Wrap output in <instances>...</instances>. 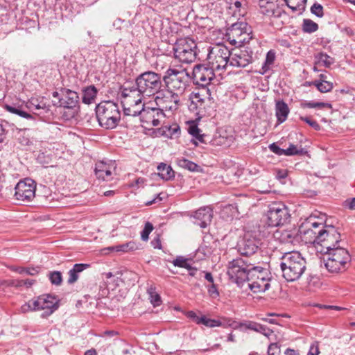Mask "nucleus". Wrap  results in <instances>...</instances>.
<instances>
[{
	"mask_svg": "<svg viewBox=\"0 0 355 355\" xmlns=\"http://www.w3.org/2000/svg\"><path fill=\"white\" fill-rule=\"evenodd\" d=\"M268 148L270 150V151H272V153L277 155H285V149L281 148L275 143L270 144Z\"/></svg>",
	"mask_w": 355,
	"mask_h": 355,
	"instance_id": "603ef678",
	"label": "nucleus"
},
{
	"mask_svg": "<svg viewBox=\"0 0 355 355\" xmlns=\"http://www.w3.org/2000/svg\"><path fill=\"white\" fill-rule=\"evenodd\" d=\"M165 114L158 107H146L141 112L140 121L141 125L146 129L158 126L161 121L165 119Z\"/></svg>",
	"mask_w": 355,
	"mask_h": 355,
	"instance_id": "f3484780",
	"label": "nucleus"
},
{
	"mask_svg": "<svg viewBox=\"0 0 355 355\" xmlns=\"http://www.w3.org/2000/svg\"><path fill=\"white\" fill-rule=\"evenodd\" d=\"M259 324V323H257L254 322H248L247 323H240L239 327H241V328L244 327L246 329H250V330L257 331Z\"/></svg>",
	"mask_w": 355,
	"mask_h": 355,
	"instance_id": "5fc2aeb1",
	"label": "nucleus"
},
{
	"mask_svg": "<svg viewBox=\"0 0 355 355\" xmlns=\"http://www.w3.org/2000/svg\"><path fill=\"white\" fill-rule=\"evenodd\" d=\"M291 217L288 209L282 202H275L268 207L266 223L268 226L277 227L287 223Z\"/></svg>",
	"mask_w": 355,
	"mask_h": 355,
	"instance_id": "9b49d317",
	"label": "nucleus"
},
{
	"mask_svg": "<svg viewBox=\"0 0 355 355\" xmlns=\"http://www.w3.org/2000/svg\"><path fill=\"white\" fill-rule=\"evenodd\" d=\"M279 352V347L277 343H271L268 348V355H275Z\"/></svg>",
	"mask_w": 355,
	"mask_h": 355,
	"instance_id": "4d7b16f0",
	"label": "nucleus"
},
{
	"mask_svg": "<svg viewBox=\"0 0 355 355\" xmlns=\"http://www.w3.org/2000/svg\"><path fill=\"white\" fill-rule=\"evenodd\" d=\"M99 125L105 129L116 128L121 119L119 105L110 101H103L96 107Z\"/></svg>",
	"mask_w": 355,
	"mask_h": 355,
	"instance_id": "20e7f679",
	"label": "nucleus"
},
{
	"mask_svg": "<svg viewBox=\"0 0 355 355\" xmlns=\"http://www.w3.org/2000/svg\"><path fill=\"white\" fill-rule=\"evenodd\" d=\"M313 85L322 93L329 92L332 90L333 83L327 80L320 82L318 80L313 81Z\"/></svg>",
	"mask_w": 355,
	"mask_h": 355,
	"instance_id": "2f4dec72",
	"label": "nucleus"
},
{
	"mask_svg": "<svg viewBox=\"0 0 355 355\" xmlns=\"http://www.w3.org/2000/svg\"><path fill=\"white\" fill-rule=\"evenodd\" d=\"M95 174L98 179L109 180L111 179L112 171L110 166L104 162H98L96 164Z\"/></svg>",
	"mask_w": 355,
	"mask_h": 355,
	"instance_id": "5701e85b",
	"label": "nucleus"
},
{
	"mask_svg": "<svg viewBox=\"0 0 355 355\" xmlns=\"http://www.w3.org/2000/svg\"><path fill=\"white\" fill-rule=\"evenodd\" d=\"M286 355H299V352L293 349H287L285 351Z\"/></svg>",
	"mask_w": 355,
	"mask_h": 355,
	"instance_id": "69168bd1",
	"label": "nucleus"
},
{
	"mask_svg": "<svg viewBox=\"0 0 355 355\" xmlns=\"http://www.w3.org/2000/svg\"><path fill=\"white\" fill-rule=\"evenodd\" d=\"M227 274L232 282L242 287L248 283L249 288L254 293H261L268 290L272 277L269 270L260 266H254L242 258L230 261Z\"/></svg>",
	"mask_w": 355,
	"mask_h": 355,
	"instance_id": "f257e3e1",
	"label": "nucleus"
},
{
	"mask_svg": "<svg viewBox=\"0 0 355 355\" xmlns=\"http://www.w3.org/2000/svg\"><path fill=\"white\" fill-rule=\"evenodd\" d=\"M49 277L51 284L56 286H60L62 282V274L59 271L49 272Z\"/></svg>",
	"mask_w": 355,
	"mask_h": 355,
	"instance_id": "a19ab883",
	"label": "nucleus"
},
{
	"mask_svg": "<svg viewBox=\"0 0 355 355\" xmlns=\"http://www.w3.org/2000/svg\"><path fill=\"white\" fill-rule=\"evenodd\" d=\"M58 300L51 295H42L35 299L29 300L21 306V310L23 313L43 310L42 318L51 315L58 309Z\"/></svg>",
	"mask_w": 355,
	"mask_h": 355,
	"instance_id": "423d86ee",
	"label": "nucleus"
},
{
	"mask_svg": "<svg viewBox=\"0 0 355 355\" xmlns=\"http://www.w3.org/2000/svg\"><path fill=\"white\" fill-rule=\"evenodd\" d=\"M324 225V223L315 221V218L310 216L299 227L298 232L301 239L306 243L317 245Z\"/></svg>",
	"mask_w": 355,
	"mask_h": 355,
	"instance_id": "9d476101",
	"label": "nucleus"
},
{
	"mask_svg": "<svg viewBox=\"0 0 355 355\" xmlns=\"http://www.w3.org/2000/svg\"><path fill=\"white\" fill-rule=\"evenodd\" d=\"M257 332H259L265 336L269 338L273 333V331L268 328L266 326L259 324Z\"/></svg>",
	"mask_w": 355,
	"mask_h": 355,
	"instance_id": "3c124183",
	"label": "nucleus"
},
{
	"mask_svg": "<svg viewBox=\"0 0 355 355\" xmlns=\"http://www.w3.org/2000/svg\"><path fill=\"white\" fill-rule=\"evenodd\" d=\"M289 113L288 105L283 101H278L275 104V114L279 123L284 122Z\"/></svg>",
	"mask_w": 355,
	"mask_h": 355,
	"instance_id": "b1692460",
	"label": "nucleus"
},
{
	"mask_svg": "<svg viewBox=\"0 0 355 355\" xmlns=\"http://www.w3.org/2000/svg\"><path fill=\"white\" fill-rule=\"evenodd\" d=\"M89 265L85 263H76L73 266L69 272V279L67 283L72 284L75 283L78 279V273L83 271L85 269L89 268Z\"/></svg>",
	"mask_w": 355,
	"mask_h": 355,
	"instance_id": "393cba45",
	"label": "nucleus"
},
{
	"mask_svg": "<svg viewBox=\"0 0 355 355\" xmlns=\"http://www.w3.org/2000/svg\"><path fill=\"white\" fill-rule=\"evenodd\" d=\"M259 240L252 232H246L237 243L238 251L242 255L250 256L258 250Z\"/></svg>",
	"mask_w": 355,
	"mask_h": 355,
	"instance_id": "a211bd4d",
	"label": "nucleus"
},
{
	"mask_svg": "<svg viewBox=\"0 0 355 355\" xmlns=\"http://www.w3.org/2000/svg\"><path fill=\"white\" fill-rule=\"evenodd\" d=\"M78 95L76 92L68 89L62 91V96L59 98L60 106L65 108H73L78 103Z\"/></svg>",
	"mask_w": 355,
	"mask_h": 355,
	"instance_id": "4be33fe9",
	"label": "nucleus"
},
{
	"mask_svg": "<svg viewBox=\"0 0 355 355\" xmlns=\"http://www.w3.org/2000/svg\"><path fill=\"white\" fill-rule=\"evenodd\" d=\"M149 297L150 302L153 304L154 306H157L161 304V297L158 293H156L153 295H149Z\"/></svg>",
	"mask_w": 355,
	"mask_h": 355,
	"instance_id": "6e6d98bb",
	"label": "nucleus"
},
{
	"mask_svg": "<svg viewBox=\"0 0 355 355\" xmlns=\"http://www.w3.org/2000/svg\"><path fill=\"white\" fill-rule=\"evenodd\" d=\"M311 12L312 14L316 15L318 17H322L324 15L323 7L318 3H315L311 7Z\"/></svg>",
	"mask_w": 355,
	"mask_h": 355,
	"instance_id": "de8ad7c7",
	"label": "nucleus"
},
{
	"mask_svg": "<svg viewBox=\"0 0 355 355\" xmlns=\"http://www.w3.org/2000/svg\"><path fill=\"white\" fill-rule=\"evenodd\" d=\"M13 270L16 271L19 274L26 273L27 275L34 276L40 272V267H33V268H24V267H16L13 268Z\"/></svg>",
	"mask_w": 355,
	"mask_h": 355,
	"instance_id": "58836bf2",
	"label": "nucleus"
},
{
	"mask_svg": "<svg viewBox=\"0 0 355 355\" xmlns=\"http://www.w3.org/2000/svg\"><path fill=\"white\" fill-rule=\"evenodd\" d=\"M202 319H203V315L202 316H198V315H196V316L194 318V319H193V320L196 324H200L202 323Z\"/></svg>",
	"mask_w": 355,
	"mask_h": 355,
	"instance_id": "774afa93",
	"label": "nucleus"
},
{
	"mask_svg": "<svg viewBox=\"0 0 355 355\" xmlns=\"http://www.w3.org/2000/svg\"><path fill=\"white\" fill-rule=\"evenodd\" d=\"M319 63H322L325 67H330L335 62L334 58L330 57L326 53H320L316 57Z\"/></svg>",
	"mask_w": 355,
	"mask_h": 355,
	"instance_id": "72a5a7b5",
	"label": "nucleus"
},
{
	"mask_svg": "<svg viewBox=\"0 0 355 355\" xmlns=\"http://www.w3.org/2000/svg\"><path fill=\"white\" fill-rule=\"evenodd\" d=\"M318 29V25L311 19H304L303 20L302 30L304 33H312Z\"/></svg>",
	"mask_w": 355,
	"mask_h": 355,
	"instance_id": "473e14b6",
	"label": "nucleus"
},
{
	"mask_svg": "<svg viewBox=\"0 0 355 355\" xmlns=\"http://www.w3.org/2000/svg\"><path fill=\"white\" fill-rule=\"evenodd\" d=\"M231 52L229 49L223 45L214 46L209 52L207 60L211 67L214 70H223L230 64Z\"/></svg>",
	"mask_w": 355,
	"mask_h": 355,
	"instance_id": "f8f14e48",
	"label": "nucleus"
},
{
	"mask_svg": "<svg viewBox=\"0 0 355 355\" xmlns=\"http://www.w3.org/2000/svg\"><path fill=\"white\" fill-rule=\"evenodd\" d=\"M36 184L31 178L20 180L15 187V196L17 200L28 202L35 196Z\"/></svg>",
	"mask_w": 355,
	"mask_h": 355,
	"instance_id": "dca6fc26",
	"label": "nucleus"
},
{
	"mask_svg": "<svg viewBox=\"0 0 355 355\" xmlns=\"http://www.w3.org/2000/svg\"><path fill=\"white\" fill-rule=\"evenodd\" d=\"M307 284L309 287H317L320 285L319 277L315 275H309L307 278Z\"/></svg>",
	"mask_w": 355,
	"mask_h": 355,
	"instance_id": "864d4df0",
	"label": "nucleus"
},
{
	"mask_svg": "<svg viewBox=\"0 0 355 355\" xmlns=\"http://www.w3.org/2000/svg\"><path fill=\"white\" fill-rule=\"evenodd\" d=\"M26 107L31 110H46V106L43 101H40L37 98L32 97L26 103Z\"/></svg>",
	"mask_w": 355,
	"mask_h": 355,
	"instance_id": "c85d7f7f",
	"label": "nucleus"
},
{
	"mask_svg": "<svg viewBox=\"0 0 355 355\" xmlns=\"http://www.w3.org/2000/svg\"><path fill=\"white\" fill-rule=\"evenodd\" d=\"M300 120L306 122L311 127H312L315 130H319L320 129V125L318 123L314 120H312L310 117L307 116H300Z\"/></svg>",
	"mask_w": 355,
	"mask_h": 355,
	"instance_id": "09e8293b",
	"label": "nucleus"
},
{
	"mask_svg": "<svg viewBox=\"0 0 355 355\" xmlns=\"http://www.w3.org/2000/svg\"><path fill=\"white\" fill-rule=\"evenodd\" d=\"M275 59V53L272 51H269L266 57V60L264 64H263L262 69L264 71H266L269 69L270 65H272Z\"/></svg>",
	"mask_w": 355,
	"mask_h": 355,
	"instance_id": "37998d69",
	"label": "nucleus"
},
{
	"mask_svg": "<svg viewBox=\"0 0 355 355\" xmlns=\"http://www.w3.org/2000/svg\"><path fill=\"white\" fill-rule=\"evenodd\" d=\"M208 293L213 297H217L219 295L216 286L214 284H211V285L208 288Z\"/></svg>",
	"mask_w": 355,
	"mask_h": 355,
	"instance_id": "bf43d9fd",
	"label": "nucleus"
},
{
	"mask_svg": "<svg viewBox=\"0 0 355 355\" xmlns=\"http://www.w3.org/2000/svg\"><path fill=\"white\" fill-rule=\"evenodd\" d=\"M156 105L162 112L164 110L174 111L178 108L180 96L171 90H160L155 98Z\"/></svg>",
	"mask_w": 355,
	"mask_h": 355,
	"instance_id": "4468645a",
	"label": "nucleus"
},
{
	"mask_svg": "<svg viewBox=\"0 0 355 355\" xmlns=\"http://www.w3.org/2000/svg\"><path fill=\"white\" fill-rule=\"evenodd\" d=\"M189 132L199 141L205 143V135L200 133L201 130L197 127V125H191L189 128Z\"/></svg>",
	"mask_w": 355,
	"mask_h": 355,
	"instance_id": "79ce46f5",
	"label": "nucleus"
},
{
	"mask_svg": "<svg viewBox=\"0 0 355 355\" xmlns=\"http://www.w3.org/2000/svg\"><path fill=\"white\" fill-rule=\"evenodd\" d=\"M112 249L116 252H128L137 249V243L134 241H130L124 244L112 247Z\"/></svg>",
	"mask_w": 355,
	"mask_h": 355,
	"instance_id": "f704fd0d",
	"label": "nucleus"
},
{
	"mask_svg": "<svg viewBox=\"0 0 355 355\" xmlns=\"http://www.w3.org/2000/svg\"><path fill=\"white\" fill-rule=\"evenodd\" d=\"M295 236L296 232L295 230H286L280 232L279 239L280 241L282 243H293L295 240Z\"/></svg>",
	"mask_w": 355,
	"mask_h": 355,
	"instance_id": "c756f323",
	"label": "nucleus"
},
{
	"mask_svg": "<svg viewBox=\"0 0 355 355\" xmlns=\"http://www.w3.org/2000/svg\"><path fill=\"white\" fill-rule=\"evenodd\" d=\"M205 278L210 283L214 284V278L211 272H207L204 274Z\"/></svg>",
	"mask_w": 355,
	"mask_h": 355,
	"instance_id": "0e129e2a",
	"label": "nucleus"
},
{
	"mask_svg": "<svg viewBox=\"0 0 355 355\" xmlns=\"http://www.w3.org/2000/svg\"><path fill=\"white\" fill-rule=\"evenodd\" d=\"M167 90L182 94L189 81V75L185 69H168L162 78Z\"/></svg>",
	"mask_w": 355,
	"mask_h": 355,
	"instance_id": "0eeeda50",
	"label": "nucleus"
},
{
	"mask_svg": "<svg viewBox=\"0 0 355 355\" xmlns=\"http://www.w3.org/2000/svg\"><path fill=\"white\" fill-rule=\"evenodd\" d=\"M34 279H27L25 280H21L19 282V286H26L27 288L31 287L35 283Z\"/></svg>",
	"mask_w": 355,
	"mask_h": 355,
	"instance_id": "052dcab7",
	"label": "nucleus"
},
{
	"mask_svg": "<svg viewBox=\"0 0 355 355\" xmlns=\"http://www.w3.org/2000/svg\"><path fill=\"white\" fill-rule=\"evenodd\" d=\"M193 217L196 220V224L201 228H205L212 219V209L209 207H201L195 212Z\"/></svg>",
	"mask_w": 355,
	"mask_h": 355,
	"instance_id": "412c9836",
	"label": "nucleus"
},
{
	"mask_svg": "<svg viewBox=\"0 0 355 355\" xmlns=\"http://www.w3.org/2000/svg\"><path fill=\"white\" fill-rule=\"evenodd\" d=\"M202 319H203V315L202 316H198V315H196V316L194 318V319H193V320L196 324H200L202 323Z\"/></svg>",
	"mask_w": 355,
	"mask_h": 355,
	"instance_id": "338daca9",
	"label": "nucleus"
},
{
	"mask_svg": "<svg viewBox=\"0 0 355 355\" xmlns=\"http://www.w3.org/2000/svg\"><path fill=\"white\" fill-rule=\"evenodd\" d=\"M320 351L318 343H313L310 346L307 355H318Z\"/></svg>",
	"mask_w": 355,
	"mask_h": 355,
	"instance_id": "13d9d810",
	"label": "nucleus"
},
{
	"mask_svg": "<svg viewBox=\"0 0 355 355\" xmlns=\"http://www.w3.org/2000/svg\"><path fill=\"white\" fill-rule=\"evenodd\" d=\"M162 81L161 75L154 71H148L139 75L136 80L135 84L132 87H124V95L150 96L157 94L162 87Z\"/></svg>",
	"mask_w": 355,
	"mask_h": 355,
	"instance_id": "f03ea898",
	"label": "nucleus"
},
{
	"mask_svg": "<svg viewBox=\"0 0 355 355\" xmlns=\"http://www.w3.org/2000/svg\"><path fill=\"white\" fill-rule=\"evenodd\" d=\"M226 36L230 43L234 45H241L248 42L251 39L248 33L247 24L242 21L233 24L228 28Z\"/></svg>",
	"mask_w": 355,
	"mask_h": 355,
	"instance_id": "2eb2a0df",
	"label": "nucleus"
},
{
	"mask_svg": "<svg viewBox=\"0 0 355 355\" xmlns=\"http://www.w3.org/2000/svg\"><path fill=\"white\" fill-rule=\"evenodd\" d=\"M236 207H234V205H229L226 206V207L224 208V210H223V211H230L232 212V216H234V214L236 211Z\"/></svg>",
	"mask_w": 355,
	"mask_h": 355,
	"instance_id": "e2e57ef3",
	"label": "nucleus"
},
{
	"mask_svg": "<svg viewBox=\"0 0 355 355\" xmlns=\"http://www.w3.org/2000/svg\"><path fill=\"white\" fill-rule=\"evenodd\" d=\"M97 94V89L94 86H89L83 90V102L90 104L94 102Z\"/></svg>",
	"mask_w": 355,
	"mask_h": 355,
	"instance_id": "bb28decb",
	"label": "nucleus"
},
{
	"mask_svg": "<svg viewBox=\"0 0 355 355\" xmlns=\"http://www.w3.org/2000/svg\"><path fill=\"white\" fill-rule=\"evenodd\" d=\"M189 270V275L195 277L197 279H201L203 277L204 271H199L196 268L192 267L189 265V268H187Z\"/></svg>",
	"mask_w": 355,
	"mask_h": 355,
	"instance_id": "8fccbe9b",
	"label": "nucleus"
},
{
	"mask_svg": "<svg viewBox=\"0 0 355 355\" xmlns=\"http://www.w3.org/2000/svg\"><path fill=\"white\" fill-rule=\"evenodd\" d=\"M214 69L198 64L193 69V80L196 85L205 87L214 78Z\"/></svg>",
	"mask_w": 355,
	"mask_h": 355,
	"instance_id": "6ab92c4d",
	"label": "nucleus"
},
{
	"mask_svg": "<svg viewBox=\"0 0 355 355\" xmlns=\"http://www.w3.org/2000/svg\"><path fill=\"white\" fill-rule=\"evenodd\" d=\"M284 150L285 155L286 156L301 155L306 153L302 146L297 147V146L292 144H291L289 147Z\"/></svg>",
	"mask_w": 355,
	"mask_h": 355,
	"instance_id": "e433bc0d",
	"label": "nucleus"
},
{
	"mask_svg": "<svg viewBox=\"0 0 355 355\" xmlns=\"http://www.w3.org/2000/svg\"><path fill=\"white\" fill-rule=\"evenodd\" d=\"M197 44L191 37H184L177 40L173 51L175 58L182 63H191L196 58Z\"/></svg>",
	"mask_w": 355,
	"mask_h": 355,
	"instance_id": "6e6552de",
	"label": "nucleus"
},
{
	"mask_svg": "<svg viewBox=\"0 0 355 355\" xmlns=\"http://www.w3.org/2000/svg\"><path fill=\"white\" fill-rule=\"evenodd\" d=\"M124 87L121 91V96L123 101L121 103L123 105V112L126 116H141V112L145 110L146 107L143 103V97L141 96H137V94H132V96L124 95Z\"/></svg>",
	"mask_w": 355,
	"mask_h": 355,
	"instance_id": "ddd939ff",
	"label": "nucleus"
},
{
	"mask_svg": "<svg viewBox=\"0 0 355 355\" xmlns=\"http://www.w3.org/2000/svg\"><path fill=\"white\" fill-rule=\"evenodd\" d=\"M5 107L7 111L13 114H16L17 115L19 114V112L20 111V109L8 105H6Z\"/></svg>",
	"mask_w": 355,
	"mask_h": 355,
	"instance_id": "680f3d73",
	"label": "nucleus"
},
{
	"mask_svg": "<svg viewBox=\"0 0 355 355\" xmlns=\"http://www.w3.org/2000/svg\"><path fill=\"white\" fill-rule=\"evenodd\" d=\"M259 6L262 14L268 16L274 14L275 5L272 2L268 0H259Z\"/></svg>",
	"mask_w": 355,
	"mask_h": 355,
	"instance_id": "cd10ccee",
	"label": "nucleus"
},
{
	"mask_svg": "<svg viewBox=\"0 0 355 355\" xmlns=\"http://www.w3.org/2000/svg\"><path fill=\"white\" fill-rule=\"evenodd\" d=\"M323 254L327 255L324 266L330 272L345 271L351 259L348 251L340 245Z\"/></svg>",
	"mask_w": 355,
	"mask_h": 355,
	"instance_id": "39448f33",
	"label": "nucleus"
},
{
	"mask_svg": "<svg viewBox=\"0 0 355 355\" xmlns=\"http://www.w3.org/2000/svg\"><path fill=\"white\" fill-rule=\"evenodd\" d=\"M306 261L297 252L285 254L280 263L283 277L288 282L300 278L306 270Z\"/></svg>",
	"mask_w": 355,
	"mask_h": 355,
	"instance_id": "7ed1b4c3",
	"label": "nucleus"
},
{
	"mask_svg": "<svg viewBox=\"0 0 355 355\" xmlns=\"http://www.w3.org/2000/svg\"><path fill=\"white\" fill-rule=\"evenodd\" d=\"M157 175L164 180H170L174 178V171L172 168L164 163H161L157 166Z\"/></svg>",
	"mask_w": 355,
	"mask_h": 355,
	"instance_id": "a878e982",
	"label": "nucleus"
},
{
	"mask_svg": "<svg viewBox=\"0 0 355 355\" xmlns=\"http://www.w3.org/2000/svg\"><path fill=\"white\" fill-rule=\"evenodd\" d=\"M301 105V107L302 108H306V107H309V108H324V107H327V108H331L332 106H331V104L330 103H323V102H306V101H303L300 104Z\"/></svg>",
	"mask_w": 355,
	"mask_h": 355,
	"instance_id": "c9c22d12",
	"label": "nucleus"
},
{
	"mask_svg": "<svg viewBox=\"0 0 355 355\" xmlns=\"http://www.w3.org/2000/svg\"><path fill=\"white\" fill-rule=\"evenodd\" d=\"M202 324L205 325L207 327H220L222 325V323L217 320L209 319L203 315V319H202Z\"/></svg>",
	"mask_w": 355,
	"mask_h": 355,
	"instance_id": "49530a36",
	"label": "nucleus"
},
{
	"mask_svg": "<svg viewBox=\"0 0 355 355\" xmlns=\"http://www.w3.org/2000/svg\"><path fill=\"white\" fill-rule=\"evenodd\" d=\"M252 62V56L247 51L239 50L231 53L230 65L236 67H245Z\"/></svg>",
	"mask_w": 355,
	"mask_h": 355,
	"instance_id": "aec40b11",
	"label": "nucleus"
},
{
	"mask_svg": "<svg viewBox=\"0 0 355 355\" xmlns=\"http://www.w3.org/2000/svg\"><path fill=\"white\" fill-rule=\"evenodd\" d=\"M153 230V225L150 222H146L144 225V230L141 232V238L143 241H146L148 240L149 234Z\"/></svg>",
	"mask_w": 355,
	"mask_h": 355,
	"instance_id": "a18cd8bd",
	"label": "nucleus"
},
{
	"mask_svg": "<svg viewBox=\"0 0 355 355\" xmlns=\"http://www.w3.org/2000/svg\"><path fill=\"white\" fill-rule=\"evenodd\" d=\"M246 2L245 0L243 1H234L231 3L230 7V9H239V16L244 17L246 14Z\"/></svg>",
	"mask_w": 355,
	"mask_h": 355,
	"instance_id": "4c0bfd02",
	"label": "nucleus"
},
{
	"mask_svg": "<svg viewBox=\"0 0 355 355\" xmlns=\"http://www.w3.org/2000/svg\"><path fill=\"white\" fill-rule=\"evenodd\" d=\"M166 130H164V134L170 137H178L180 133V128L177 124L171 126H165Z\"/></svg>",
	"mask_w": 355,
	"mask_h": 355,
	"instance_id": "ea45409f",
	"label": "nucleus"
},
{
	"mask_svg": "<svg viewBox=\"0 0 355 355\" xmlns=\"http://www.w3.org/2000/svg\"><path fill=\"white\" fill-rule=\"evenodd\" d=\"M342 243L340 234L333 225H324V228L318 241V250L320 253L328 252L336 248Z\"/></svg>",
	"mask_w": 355,
	"mask_h": 355,
	"instance_id": "1a4fd4ad",
	"label": "nucleus"
},
{
	"mask_svg": "<svg viewBox=\"0 0 355 355\" xmlns=\"http://www.w3.org/2000/svg\"><path fill=\"white\" fill-rule=\"evenodd\" d=\"M177 163L179 166L187 169L190 171H196L198 168V166L196 163L189 161L184 157L178 158L177 159Z\"/></svg>",
	"mask_w": 355,
	"mask_h": 355,
	"instance_id": "7c9ffc66",
	"label": "nucleus"
},
{
	"mask_svg": "<svg viewBox=\"0 0 355 355\" xmlns=\"http://www.w3.org/2000/svg\"><path fill=\"white\" fill-rule=\"evenodd\" d=\"M172 263L173 266L176 267H180V268H189V265H191L189 263V259L182 257V256H178L173 261Z\"/></svg>",
	"mask_w": 355,
	"mask_h": 355,
	"instance_id": "c03bdc74",
	"label": "nucleus"
}]
</instances>
